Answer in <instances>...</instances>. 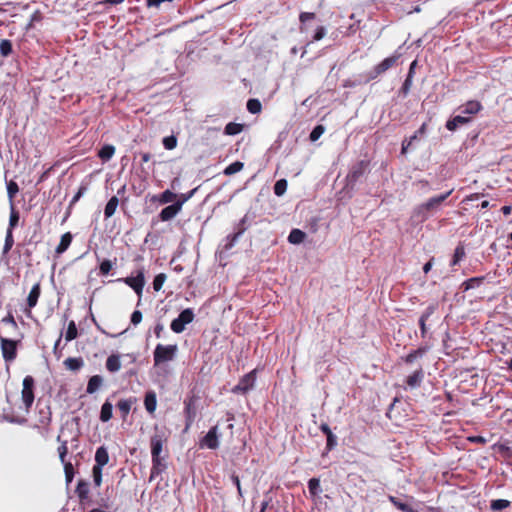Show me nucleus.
Masks as SVG:
<instances>
[{
  "instance_id": "obj_9",
  "label": "nucleus",
  "mask_w": 512,
  "mask_h": 512,
  "mask_svg": "<svg viewBox=\"0 0 512 512\" xmlns=\"http://www.w3.org/2000/svg\"><path fill=\"white\" fill-rule=\"evenodd\" d=\"M399 57V54H394L392 56L385 58L382 62H380L378 65L374 67L373 71L371 72L370 79L377 78L379 75L393 67L398 61Z\"/></svg>"
},
{
  "instance_id": "obj_50",
  "label": "nucleus",
  "mask_w": 512,
  "mask_h": 512,
  "mask_svg": "<svg viewBox=\"0 0 512 512\" xmlns=\"http://www.w3.org/2000/svg\"><path fill=\"white\" fill-rule=\"evenodd\" d=\"M166 281V275L164 273H159L154 277L153 280V289L155 291H160L163 287L164 282Z\"/></svg>"
},
{
  "instance_id": "obj_44",
  "label": "nucleus",
  "mask_w": 512,
  "mask_h": 512,
  "mask_svg": "<svg viewBox=\"0 0 512 512\" xmlns=\"http://www.w3.org/2000/svg\"><path fill=\"white\" fill-rule=\"evenodd\" d=\"M464 257H465V249L462 245H458L455 248L451 265L452 266L457 265Z\"/></svg>"
},
{
  "instance_id": "obj_23",
  "label": "nucleus",
  "mask_w": 512,
  "mask_h": 512,
  "mask_svg": "<svg viewBox=\"0 0 512 512\" xmlns=\"http://www.w3.org/2000/svg\"><path fill=\"white\" fill-rule=\"evenodd\" d=\"M113 417V404L107 399L101 406L100 420L102 422H108Z\"/></svg>"
},
{
  "instance_id": "obj_31",
  "label": "nucleus",
  "mask_w": 512,
  "mask_h": 512,
  "mask_svg": "<svg viewBox=\"0 0 512 512\" xmlns=\"http://www.w3.org/2000/svg\"><path fill=\"white\" fill-rule=\"evenodd\" d=\"M244 167V163L241 161H234L229 164L223 171L224 175L230 176L240 172Z\"/></svg>"
},
{
  "instance_id": "obj_29",
  "label": "nucleus",
  "mask_w": 512,
  "mask_h": 512,
  "mask_svg": "<svg viewBox=\"0 0 512 512\" xmlns=\"http://www.w3.org/2000/svg\"><path fill=\"white\" fill-rule=\"evenodd\" d=\"M389 501L397 508L399 509L400 511L402 512H418L417 510H415L413 507H411L410 505L400 501L397 497L395 496H389L388 497Z\"/></svg>"
},
{
  "instance_id": "obj_46",
  "label": "nucleus",
  "mask_w": 512,
  "mask_h": 512,
  "mask_svg": "<svg viewBox=\"0 0 512 512\" xmlns=\"http://www.w3.org/2000/svg\"><path fill=\"white\" fill-rule=\"evenodd\" d=\"M63 465H64V473H65L66 483L70 484L73 481L74 474H75L74 467H73L72 463H70V462L64 463Z\"/></svg>"
},
{
  "instance_id": "obj_40",
  "label": "nucleus",
  "mask_w": 512,
  "mask_h": 512,
  "mask_svg": "<svg viewBox=\"0 0 512 512\" xmlns=\"http://www.w3.org/2000/svg\"><path fill=\"white\" fill-rule=\"evenodd\" d=\"M483 281H484V277H473V278L466 280L463 283V286H464L465 290H470V289L479 287L483 283Z\"/></svg>"
},
{
  "instance_id": "obj_39",
  "label": "nucleus",
  "mask_w": 512,
  "mask_h": 512,
  "mask_svg": "<svg viewBox=\"0 0 512 512\" xmlns=\"http://www.w3.org/2000/svg\"><path fill=\"white\" fill-rule=\"evenodd\" d=\"M308 489L311 495H319L322 492L319 479L311 478L308 482Z\"/></svg>"
},
{
  "instance_id": "obj_53",
  "label": "nucleus",
  "mask_w": 512,
  "mask_h": 512,
  "mask_svg": "<svg viewBox=\"0 0 512 512\" xmlns=\"http://www.w3.org/2000/svg\"><path fill=\"white\" fill-rule=\"evenodd\" d=\"M102 470L103 468H92L93 482L96 487H99L102 483Z\"/></svg>"
},
{
  "instance_id": "obj_61",
  "label": "nucleus",
  "mask_w": 512,
  "mask_h": 512,
  "mask_svg": "<svg viewBox=\"0 0 512 512\" xmlns=\"http://www.w3.org/2000/svg\"><path fill=\"white\" fill-rule=\"evenodd\" d=\"M326 35V29L324 26H318L315 30V33L312 37L314 41L321 40Z\"/></svg>"
},
{
  "instance_id": "obj_24",
  "label": "nucleus",
  "mask_w": 512,
  "mask_h": 512,
  "mask_svg": "<svg viewBox=\"0 0 512 512\" xmlns=\"http://www.w3.org/2000/svg\"><path fill=\"white\" fill-rule=\"evenodd\" d=\"M135 402H136V398L130 397L128 399H121L117 403V407H118L119 411L121 412L123 418H125L129 414V412L131 410V406Z\"/></svg>"
},
{
  "instance_id": "obj_36",
  "label": "nucleus",
  "mask_w": 512,
  "mask_h": 512,
  "mask_svg": "<svg viewBox=\"0 0 512 512\" xmlns=\"http://www.w3.org/2000/svg\"><path fill=\"white\" fill-rule=\"evenodd\" d=\"M246 107H247V110L251 113V114H257L261 111L262 109V105H261V102L258 100V99H255V98H251L247 101V104H246Z\"/></svg>"
},
{
  "instance_id": "obj_33",
  "label": "nucleus",
  "mask_w": 512,
  "mask_h": 512,
  "mask_svg": "<svg viewBox=\"0 0 512 512\" xmlns=\"http://www.w3.org/2000/svg\"><path fill=\"white\" fill-rule=\"evenodd\" d=\"M166 468V465L162 463V459H158V461L155 462V460L152 459V467H151V474L150 479H153L157 475L161 474Z\"/></svg>"
},
{
  "instance_id": "obj_1",
  "label": "nucleus",
  "mask_w": 512,
  "mask_h": 512,
  "mask_svg": "<svg viewBox=\"0 0 512 512\" xmlns=\"http://www.w3.org/2000/svg\"><path fill=\"white\" fill-rule=\"evenodd\" d=\"M453 189L449 191L433 196L424 203L418 205L413 212V217L423 222L427 220L431 215L437 213L441 209L442 203L452 194Z\"/></svg>"
},
{
  "instance_id": "obj_62",
  "label": "nucleus",
  "mask_w": 512,
  "mask_h": 512,
  "mask_svg": "<svg viewBox=\"0 0 512 512\" xmlns=\"http://www.w3.org/2000/svg\"><path fill=\"white\" fill-rule=\"evenodd\" d=\"M326 436H327L326 448H327V450L330 451L337 445V437L333 433H330Z\"/></svg>"
},
{
  "instance_id": "obj_7",
  "label": "nucleus",
  "mask_w": 512,
  "mask_h": 512,
  "mask_svg": "<svg viewBox=\"0 0 512 512\" xmlns=\"http://www.w3.org/2000/svg\"><path fill=\"white\" fill-rule=\"evenodd\" d=\"M22 400L26 409H29L34 402V379L30 375L23 379Z\"/></svg>"
},
{
  "instance_id": "obj_18",
  "label": "nucleus",
  "mask_w": 512,
  "mask_h": 512,
  "mask_svg": "<svg viewBox=\"0 0 512 512\" xmlns=\"http://www.w3.org/2000/svg\"><path fill=\"white\" fill-rule=\"evenodd\" d=\"M106 369L111 373H116L121 369V361L119 354H111L105 363Z\"/></svg>"
},
{
  "instance_id": "obj_4",
  "label": "nucleus",
  "mask_w": 512,
  "mask_h": 512,
  "mask_svg": "<svg viewBox=\"0 0 512 512\" xmlns=\"http://www.w3.org/2000/svg\"><path fill=\"white\" fill-rule=\"evenodd\" d=\"M256 382V372L255 370L250 371L245 374L232 388V392L234 394H246L248 391L252 390Z\"/></svg>"
},
{
  "instance_id": "obj_32",
  "label": "nucleus",
  "mask_w": 512,
  "mask_h": 512,
  "mask_svg": "<svg viewBox=\"0 0 512 512\" xmlns=\"http://www.w3.org/2000/svg\"><path fill=\"white\" fill-rule=\"evenodd\" d=\"M511 505V502L506 499H496L492 500L490 503V509L492 511H499L508 508Z\"/></svg>"
},
{
  "instance_id": "obj_8",
  "label": "nucleus",
  "mask_w": 512,
  "mask_h": 512,
  "mask_svg": "<svg viewBox=\"0 0 512 512\" xmlns=\"http://www.w3.org/2000/svg\"><path fill=\"white\" fill-rule=\"evenodd\" d=\"M201 448L217 449L219 447L218 427H211L206 435L200 440Z\"/></svg>"
},
{
  "instance_id": "obj_58",
  "label": "nucleus",
  "mask_w": 512,
  "mask_h": 512,
  "mask_svg": "<svg viewBox=\"0 0 512 512\" xmlns=\"http://www.w3.org/2000/svg\"><path fill=\"white\" fill-rule=\"evenodd\" d=\"M142 318V312L140 310H134L131 314L130 322L132 325L137 326L141 323Z\"/></svg>"
},
{
  "instance_id": "obj_52",
  "label": "nucleus",
  "mask_w": 512,
  "mask_h": 512,
  "mask_svg": "<svg viewBox=\"0 0 512 512\" xmlns=\"http://www.w3.org/2000/svg\"><path fill=\"white\" fill-rule=\"evenodd\" d=\"M324 131H325V128L322 125H317L316 127H314V129L310 133V136H309L310 140L312 142H315L322 136Z\"/></svg>"
},
{
  "instance_id": "obj_20",
  "label": "nucleus",
  "mask_w": 512,
  "mask_h": 512,
  "mask_svg": "<svg viewBox=\"0 0 512 512\" xmlns=\"http://www.w3.org/2000/svg\"><path fill=\"white\" fill-rule=\"evenodd\" d=\"M41 288L40 284L36 283L32 286L28 297H27V305L29 308H33L37 305L38 299L40 297Z\"/></svg>"
},
{
  "instance_id": "obj_38",
  "label": "nucleus",
  "mask_w": 512,
  "mask_h": 512,
  "mask_svg": "<svg viewBox=\"0 0 512 512\" xmlns=\"http://www.w3.org/2000/svg\"><path fill=\"white\" fill-rule=\"evenodd\" d=\"M13 51L12 42L9 39H2L0 41V54L3 57H8Z\"/></svg>"
},
{
  "instance_id": "obj_45",
  "label": "nucleus",
  "mask_w": 512,
  "mask_h": 512,
  "mask_svg": "<svg viewBox=\"0 0 512 512\" xmlns=\"http://www.w3.org/2000/svg\"><path fill=\"white\" fill-rule=\"evenodd\" d=\"M176 198V194L169 189L163 191L159 196V202L161 204H167L172 202Z\"/></svg>"
},
{
  "instance_id": "obj_21",
  "label": "nucleus",
  "mask_w": 512,
  "mask_h": 512,
  "mask_svg": "<svg viewBox=\"0 0 512 512\" xmlns=\"http://www.w3.org/2000/svg\"><path fill=\"white\" fill-rule=\"evenodd\" d=\"M72 239H73V236L70 232L64 233L61 236L60 242L55 249L56 254L60 255V254L64 253L71 245Z\"/></svg>"
},
{
  "instance_id": "obj_11",
  "label": "nucleus",
  "mask_w": 512,
  "mask_h": 512,
  "mask_svg": "<svg viewBox=\"0 0 512 512\" xmlns=\"http://www.w3.org/2000/svg\"><path fill=\"white\" fill-rule=\"evenodd\" d=\"M129 287H131L138 296L142 295L145 285V278L143 272H139L135 277H126L123 280Z\"/></svg>"
},
{
  "instance_id": "obj_41",
  "label": "nucleus",
  "mask_w": 512,
  "mask_h": 512,
  "mask_svg": "<svg viewBox=\"0 0 512 512\" xmlns=\"http://www.w3.org/2000/svg\"><path fill=\"white\" fill-rule=\"evenodd\" d=\"M288 182L285 178L279 179L274 185V193L277 196H282L287 190Z\"/></svg>"
},
{
  "instance_id": "obj_25",
  "label": "nucleus",
  "mask_w": 512,
  "mask_h": 512,
  "mask_svg": "<svg viewBox=\"0 0 512 512\" xmlns=\"http://www.w3.org/2000/svg\"><path fill=\"white\" fill-rule=\"evenodd\" d=\"M115 153V147L111 144L103 145L98 151V157L103 161H109Z\"/></svg>"
},
{
  "instance_id": "obj_5",
  "label": "nucleus",
  "mask_w": 512,
  "mask_h": 512,
  "mask_svg": "<svg viewBox=\"0 0 512 512\" xmlns=\"http://www.w3.org/2000/svg\"><path fill=\"white\" fill-rule=\"evenodd\" d=\"M0 345L3 359L12 362L17 356V341L0 335Z\"/></svg>"
},
{
  "instance_id": "obj_47",
  "label": "nucleus",
  "mask_w": 512,
  "mask_h": 512,
  "mask_svg": "<svg viewBox=\"0 0 512 512\" xmlns=\"http://www.w3.org/2000/svg\"><path fill=\"white\" fill-rule=\"evenodd\" d=\"M315 19L314 13L304 12L300 14V22H301V30L306 31V25L308 22L313 21Z\"/></svg>"
},
{
  "instance_id": "obj_6",
  "label": "nucleus",
  "mask_w": 512,
  "mask_h": 512,
  "mask_svg": "<svg viewBox=\"0 0 512 512\" xmlns=\"http://www.w3.org/2000/svg\"><path fill=\"white\" fill-rule=\"evenodd\" d=\"M245 222H246V217H244L240 220V222L238 223V225L236 227L235 232H233L232 234H229L225 237V239L223 240V249L225 251L232 249L235 246V244L238 242L240 237L244 234V232L246 231Z\"/></svg>"
},
{
  "instance_id": "obj_35",
  "label": "nucleus",
  "mask_w": 512,
  "mask_h": 512,
  "mask_svg": "<svg viewBox=\"0 0 512 512\" xmlns=\"http://www.w3.org/2000/svg\"><path fill=\"white\" fill-rule=\"evenodd\" d=\"M306 234L300 229H293L290 231V243L300 244L304 241Z\"/></svg>"
},
{
  "instance_id": "obj_30",
  "label": "nucleus",
  "mask_w": 512,
  "mask_h": 512,
  "mask_svg": "<svg viewBox=\"0 0 512 512\" xmlns=\"http://www.w3.org/2000/svg\"><path fill=\"white\" fill-rule=\"evenodd\" d=\"M242 130H243L242 124L235 123V122H229L224 128V133L226 135L234 136V135L241 133Z\"/></svg>"
},
{
  "instance_id": "obj_12",
  "label": "nucleus",
  "mask_w": 512,
  "mask_h": 512,
  "mask_svg": "<svg viewBox=\"0 0 512 512\" xmlns=\"http://www.w3.org/2000/svg\"><path fill=\"white\" fill-rule=\"evenodd\" d=\"M163 442H164V438L162 435L155 434L154 436L151 437V440H150L151 456H152V459L155 460V462L158 461V459H161L160 454L162 452Z\"/></svg>"
},
{
  "instance_id": "obj_48",
  "label": "nucleus",
  "mask_w": 512,
  "mask_h": 512,
  "mask_svg": "<svg viewBox=\"0 0 512 512\" xmlns=\"http://www.w3.org/2000/svg\"><path fill=\"white\" fill-rule=\"evenodd\" d=\"M165 149L172 150L177 146V138L174 135L166 136L162 140Z\"/></svg>"
},
{
  "instance_id": "obj_37",
  "label": "nucleus",
  "mask_w": 512,
  "mask_h": 512,
  "mask_svg": "<svg viewBox=\"0 0 512 512\" xmlns=\"http://www.w3.org/2000/svg\"><path fill=\"white\" fill-rule=\"evenodd\" d=\"M184 412H185V416H186V427L188 428L194 421V417H195V411H194L190 401L185 402Z\"/></svg>"
},
{
  "instance_id": "obj_26",
  "label": "nucleus",
  "mask_w": 512,
  "mask_h": 512,
  "mask_svg": "<svg viewBox=\"0 0 512 512\" xmlns=\"http://www.w3.org/2000/svg\"><path fill=\"white\" fill-rule=\"evenodd\" d=\"M481 109V104L478 101H469L460 107L462 114L474 115Z\"/></svg>"
},
{
  "instance_id": "obj_55",
  "label": "nucleus",
  "mask_w": 512,
  "mask_h": 512,
  "mask_svg": "<svg viewBox=\"0 0 512 512\" xmlns=\"http://www.w3.org/2000/svg\"><path fill=\"white\" fill-rule=\"evenodd\" d=\"M113 267L112 262L109 259H104L100 265L99 270L102 275H107Z\"/></svg>"
},
{
  "instance_id": "obj_54",
  "label": "nucleus",
  "mask_w": 512,
  "mask_h": 512,
  "mask_svg": "<svg viewBox=\"0 0 512 512\" xmlns=\"http://www.w3.org/2000/svg\"><path fill=\"white\" fill-rule=\"evenodd\" d=\"M230 480L235 485L239 498H243V491H242V487H241V482H240L239 476L237 474H235V473H232L230 475Z\"/></svg>"
},
{
  "instance_id": "obj_60",
  "label": "nucleus",
  "mask_w": 512,
  "mask_h": 512,
  "mask_svg": "<svg viewBox=\"0 0 512 512\" xmlns=\"http://www.w3.org/2000/svg\"><path fill=\"white\" fill-rule=\"evenodd\" d=\"M197 190H198V187L190 190L187 193L181 194L180 198L176 202H182V205H183L185 202H187L190 198H192L194 196V194L196 193Z\"/></svg>"
},
{
  "instance_id": "obj_17",
  "label": "nucleus",
  "mask_w": 512,
  "mask_h": 512,
  "mask_svg": "<svg viewBox=\"0 0 512 512\" xmlns=\"http://www.w3.org/2000/svg\"><path fill=\"white\" fill-rule=\"evenodd\" d=\"M424 373L423 370L420 368L416 370L413 374L409 375L406 379V384L409 388H416L419 387L423 381Z\"/></svg>"
},
{
  "instance_id": "obj_63",
  "label": "nucleus",
  "mask_w": 512,
  "mask_h": 512,
  "mask_svg": "<svg viewBox=\"0 0 512 512\" xmlns=\"http://www.w3.org/2000/svg\"><path fill=\"white\" fill-rule=\"evenodd\" d=\"M434 312H435V306L434 305H430L422 313V315L420 316V319L424 320V321H427L434 314Z\"/></svg>"
},
{
  "instance_id": "obj_13",
  "label": "nucleus",
  "mask_w": 512,
  "mask_h": 512,
  "mask_svg": "<svg viewBox=\"0 0 512 512\" xmlns=\"http://www.w3.org/2000/svg\"><path fill=\"white\" fill-rule=\"evenodd\" d=\"M95 465L93 467L103 468L109 462L108 450L105 446H100L95 452Z\"/></svg>"
},
{
  "instance_id": "obj_14",
  "label": "nucleus",
  "mask_w": 512,
  "mask_h": 512,
  "mask_svg": "<svg viewBox=\"0 0 512 512\" xmlns=\"http://www.w3.org/2000/svg\"><path fill=\"white\" fill-rule=\"evenodd\" d=\"M417 65V61L414 60L409 67L408 75L400 89V92L403 94L404 97H406L411 89L412 86V79L415 73V67Z\"/></svg>"
},
{
  "instance_id": "obj_51",
  "label": "nucleus",
  "mask_w": 512,
  "mask_h": 512,
  "mask_svg": "<svg viewBox=\"0 0 512 512\" xmlns=\"http://www.w3.org/2000/svg\"><path fill=\"white\" fill-rule=\"evenodd\" d=\"M18 191H19V187L16 182L10 181L9 183H7V194H8V197H9L11 203H12V199L18 193Z\"/></svg>"
},
{
  "instance_id": "obj_57",
  "label": "nucleus",
  "mask_w": 512,
  "mask_h": 512,
  "mask_svg": "<svg viewBox=\"0 0 512 512\" xmlns=\"http://www.w3.org/2000/svg\"><path fill=\"white\" fill-rule=\"evenodd\" d=\"M363 173V168L361 165H358L357 167H354L349 175H348V178L351 180V181H356Z\"/></svg>"
},
{
  "instance_id": "obj_10",
  "label": "nucleus",
  "mask_w": 512,
  "mask_h": 512,
  "mask_svg": "<svg viewBox=\"0 0 512 512\" xmlns=\"http://www.w3.org/2000/svg\"><path fill=\"white\" fill-rule=\"evenodd\" d=\"M182 209V202H173L172 204L164 207L160 213L159 218L161 221L166 222L173 219Z\"/></svg>"
},
{
  "instance_id": "obj_19",
  "label": "nucleus",
  "mask_w": 512,
  "mask_h": 512,
  "mask_svg": "<svg viewBox=\"0 0 512 512\" xmlns=\"http://www.w3.org/2000/svg\"><path fill=\"white\" fill-rule=\"evenodd\" d=\"M103 384V377L100 375H93L89 378L87 383L86 392L88 394H94L99 390Z\"/></svg>"
},
{
  "instance_id": "obj_15",
  "label": "nucleus",
  "mask_w": 512,
  "mask_h": 512,
  "mask_svg": "<svg viewBox=\"0 0 512 512\" xmlns=\"http://www.w3.org/2000/svg\"><path fill=\"white\" fill-rule=\"evenodd\" d=\"M144 406H145L146 411L149 414H152L155 412L156 407H157V396H156L155 391L149 390L145 393Z\"/></svg>"
},
{
  "instance_id": "obj_42",
  "label": "nucleus",
  "mask_w": 512,
  "mask_h": 512,
  "mask_svg": "<svg viewBox=\"0 0 512 512\" xmlns=\"http://www.w3.org/2000/svg\"><path fill=\"white\" fill-rule=\"evenodd\" d=\"M426 353V348H418L417 350H414L410 352L405 357V362L408 364L413 363L417 358H421Z\"/></svg>"
},
{
  "instance_id": "obj_16",
  "label": "nucleus",
  "mask_w": 512,
  "mask_h": 512,
  "mask_svg": "<svg viewBox=\"0 0 512 512\" xmlns=\"http://www.w3.org/2000/svg\"><path fill=\"white\" fill-rule=\"evenodd\" d=\"M470 121V117L463 116L462 113L454 116L452 119L448 120L446 123V128L449 131H454L458 127L467 124Z\"/></svg>"
},
{
  "instance_id": "obj_59",
  "label": "nucleus",
  "mask_w": 512,
  "mask_h": 512,
  "mask_svg": "<svg viewBox=\"0 0 512 512\" xmlns=\"http://www.w3.org/2000/svg\"><path fill=\"white\" fill-rule=\"evenodd\" d=\"M58 452H59V458H60V461L64 464V463H67L65 461V458H66V455L68 453V448H67V442L64 441L61 446H59L58 448Z\"/></svg>"
},
{
  "instance_id": "obj_49",
  "label": "nucleus",
  "mask_w": 512,
  "mask_h": 512,
  "mask_svg": "<svg viewBox=\"0 0 512 512\" xmlns=\"http://www.w3.org/2000/svg\"><path fill=\"white\" fill-rule=\"evenodd\" d=\"M13 244H14V239H13V233L11 230H7L6 231V236H5V242H4V247H3V253H8L11 248L13 247Z\"/></svg>"
},
{
  "instance_id": "obj_43",
  "label": "nucleus",
  "mask_w": 512,
  "mask_h": 512,
  "mask_svg": "<svg viewBox=\"0 0 512 512\" xmlns=\"http://www.w3.org/2000/svg\"><path fill=\"white\" fill-rule=\"evenodd\" d=\"M19 213L15 210L13 204H11V212L9 217V226L7 230L13 231V229L18 225L19 223Z\"/></svg>"
},
{
  "instance_id": "obj_34",
  "label": "nucleus",
  "mask_w": 512,
  "mask_h": 512,
  "mask_svg": "<svg viewBox=\"0 0 512 512\" xmlns=\"http://www.w3.org/2000/svg\"><path fill=\"white\" fill-rule=\"evenodd\" d=\"M77 336H78L77 326L74 321H70L68 324L66 333H65V340L67 342H70V341L76 339Z\"/></svg>"
},
{
  "instance_id": "obj_2",
  "label": "nucleus",
  "mask_w": 512,
  "mask_h": 512,
  "mask_svg": "<svg viewBox=\"0 0 512 512\" xmlns=\"http://www.w3.org/2000/svg\"><path fill=\"white\" fill-rule=\"evenodd\" d=\"M178 346L176 344L163 345L157 344L153 352L154 366L172 361L177 354Z\"/></svg>"
},
{
  "instance_id": "obj_28",
  "label": "nucleus",
  "mask_w": 512,
  "mask_h": 512,
  "mask_svg": "<svg viewBox=\"0 0 512 512\" xmlns=\"http://www.w3.org/2000/svg\"><path fill=\"white\" fill-rule=\"evenodd\" d=\"M75 492L81 502L88 499L89 484L84 480H79Z\"/></svg>"
},
{
  "instance_id": "obj_3",
  "label": "nucleus",
  "mask_w": 512,
  "mask_h": 512,
  "mask_svg": "<svg viewBox=\"0 0 512 512\" xmlns=\"http://www.w3.org/2000/svg\"><path fill=\"white\" fill-rule=\"evenodd\" d=\"M195 314L192 308H186L182 310L179 315L172 320L170 328L174 333H182L185 330L186 325L193 322Z\"/></svg>"
},
{
  "instance_id": "obj_27",
  "label": "nucleus",
  "mask_w": 512,
  "mask_h": 512,
  "mask_svg": "<svg viewBox=\"0 0 512 512\" xmlns=\"http://www.w3.org/2000/svg\"><path fill=\"white\" fill-rule=\"evenodd\" d=\"M118 204H119V199L117 196H112L108 200V202L104 208V216L106 219H108L114 215V213L118 207Z\"/></svg>"
},
{
  "instance_id": "obj_64",
  "label": "nucleus",
  "mask_w": 512,
  "mask_h": 512,
  "mask_svg": "<svg viewBox=\"0 0 512 512\" xmlns=\"http://www.w3.org/2000/svg\"><path fill=\"white\" fill-rule=\"evenodd\" d=\"M1 323L9 324L13 329H17V323L11 313H8V315L1 320Z\"/></svg>"
},
{
  "instance_id": "obj_22",
  "label": "nucleus",
  "mask_w": 512,
  "mask_h": 512,
  "mask_svg": "<svg viewBox=\"0 0 512 512\" xmlns=\"http://www.w3.org/2000/svg\"><path fill=\"white\" fill-rule=\"evenodd\" d=\"M66 369L76 372L84 366V360L82 357H69L64 361Z\"/></svg>"
},
{
  "instance_id": "obj_56",
  "label": "nucleus",
  "mask_w": 512,
  "mask_h": 512,
  "mask_svg": "<svg viewBox=\"0 0 512 512\" xmlns=\"http://www.w3.org/2000/svg\"><path fill=\"white\" fill-rule=\"evenodd\" d=\"M174 0H146V6L148 8L159 9L162 4L172 3Z\"/></svg>"
}]
</instances>
